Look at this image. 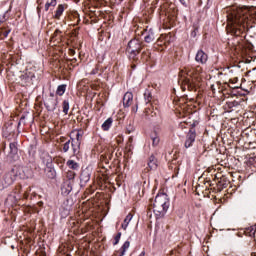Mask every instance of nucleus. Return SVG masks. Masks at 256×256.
Segmentation results:
<instances>
[{"mask_svg":"<svg viewBox=\"0 0 256 256\" xmlns=\"http://www.w3.org/2000/svg\"><path fill=\"white\" fill-rule=\"evenodd\" d=\"M47 111H55L57 109V105H59L58 98H48L44 103Z\"/></svg>","mask_w":256,"mask_h":256,"instance_id":"nucleus-8","label":"nucleus"},{"mask_svg":"<svg viewBox=\"0 0 256 256\" xmlns=\"http://www.w3.org/2000/svg\"><path fill=\"white\" fill-rule=\"evenodd\" d=\"M128 133H129V134H131V131H130V130H128Z\"/></svg>","mask_w":256,"mask_h":256,"instance_id":"nucleus-44","label":"nucleus"},{"mask_svg":"<svg viewBox=\"0 0 256 256\" xmlns=\"http://www.w3.org/2000/svg\"><path fill=\"white\" fill-rule=\"evenodd\" d=\"M9 33H11V30H9V29H3V28L0 29L1 37H8Z\"/></svg>","mask_w":256,"mask_h":256,"instance_id":"nucleus-29","label":"nucleus"},{"mask_svg":"<svg viewBox=\"0 0 256 256\" xmlns=\"http://www.w3.org/2000/svg\"><path fill=\"white\" fill-rule=\"evenodd\" d=\"M38 5L41 3V0H37Z\"/></svg>","mask_w":256,"mask_h":256,"instance_id":"nucleus-42","label":"nucleus"},{"mask_svg":"<svg viewBox=\"0 0 256 256\" xmlns=\"http://www.w3.org/2000/svg\"><path fill=\"white\" fill-rule=\"evenodd\" d=\"M142 57H145V52L142 53Z\"/></svg>","mask_w":256,"mask_h":256,"instance_id":"nucleus-43","label":"nucleus"},{"mask_svg":"<svg viewBox=\"0 0 256 256\" xmlns=\"http://www.w3.org/2000/svg\"><path fill=\"white\" fill-rule=\"evenodd\" d=\"M111 125H113V118H108V119L102 124V129H103V131H109V129H111Z\"/></svg>","mask_w":256,"mask_h":256,"instance_id":"nucleus-19","label":"nucleus"},{"mask_svg":"<svg viewBox=\"0 0 256 256\" xmlns=\"http://www.w3.org/2000/svg\"><path fill=\"white\" fill-rule=\"evenodd\" d=\"M49 99H57V97H55V94L51 93Z\"/></svg>","mask_w":256,"mask_h":256,"instance_id":"nucleus-35","label":"nucleus"},{"mask_svg":"<svg viewBox=\"0 0 256 256\" xmlns=\"http://www.w3.org/2000/svg\"><path fill=\"white\" fill-rule=\"evenodd\" d=\"M130 245H131V242H129V241L124 242V244L122 245V247L118 251L119 256L125 255V252L127 251V249H129Z\"/></svg>","mask_w":256,"mask_h":256,"instance_id":"nucleus-20","label":"nucleus"},{"mask_svg":"<svg viewBox=\"0 0 256 256\" xmlns=\"http://www.w3.org/2000/svg\"><path fill=\"white\" fill-rule=\"evenodd\" d=\"M66 165L69 167V169H73V171H79V163L75 162L74 160H68Z\"/></svg>","mask_w":256,"mask_h":256,"instance_id":"nucleus-17","label":"nucleus"},{"mask_svg":"<svg viewBox=\"0 0 256 256\" xmlns=\"http://www.w3.org/2000/svg\"><path fill=\"white\" fill-rule=\"evenodd\" d=\"M128 141H129V143H133V137H130V138L128 139Z\"/></svg>","mask_w":256,"mask_h":256,"instance_id":"nucleus-37","label":"nucleus"},{"mask_svg":"<svg viewBox=\"0 0 256 256\" xmlns=\"http://www.w3.org/2000/svg\"><path fill=\"white\" fill-rule=\"evenodd\" d=\"M76 175H77V174L75 173V171H73V170H68V171L66 172V179H68V180H66V181H71V182L74 183Z\"/></svg>","mask_w":256,"mask_h":256,"instance_id":"nucleus-23","label":"nucleus"},{"mask_svg":"<svg viewBox=\"0 0 256 256\" xmlns=\"http://www.w3.org/2000/svg\"><path fill=\"white\" fill-rule=\"evenodd\" d=\"M144 99H145L146 103H151V101L153 100V94H151V91L145 90Z\"/></svg>","mask_w":256,"mask_h":256,"instance_id":"nucleus-25","label":"nucleus"},{"mask_svg":"<svg viewBox=\"0 0 256 256\" xmlns=\"http://www.w3.org/2000/svg\"><path fill=\"white\" fill-rule=\"evenodd\" d=\"M131 219H133V214L129 213L126 218L124 219V222L122 223L121 227L124 229V231L129 226V223H131Z\"/></svg>","mask_w":256,"mask_h":256,"instance_id":"nucleus-18","label":"nucleus"},{"mask_svg":"<svg viewBox=\"0 0 256 256\" xmlns=\"http://www.w3.org/2000/svg\"><path fill=\"white\" fill-rule=\"evenodd\" d=\"M51 7V3L50 2H47L45 4V11H49V8Z\"/></svg>","mask_w":256,"mask_h":256,"instance_id":"nucleus-33","label":"nucleus"},{"mask_svg":"<svg viewBox=\"0 0 256 256\" xmlns=\"http://www.w3.org/2000/svg\"><path fill=\"white\" fill-rule=\"evenodd\" d=\"M71 54H72V55H75V50H71Z\"/></svg>","mask_w":256,"mask_h":256,"instance_id":"nucleus-40","label":"nucleus"},{"mask_svg":"<svg viewBox=\"0 0 256 256\" xmlns=\"http://www.w3.org/2000/svg\"><path fill=\"white\" fill-rule=\"evenodd\" d=\"M182 5H185V0H179Z\"/></svg>","mask_w":256,"mask_h":256,"instance_id":"nucleus-38","label":"nucleus"},{"mask_svg":"<svg viewBox=\"0 0 256 256\" xmlns=\"http://www.w3.org/2000/svg\"><path fill=\"white\" fill-rule=\"evenodd\" d=\"M141 49H143V43L141 40L134 38L128 42V46L126 51L128 53V57L130 61H139V53H141Z\"/></svg>","mask_w":256,"mask_h":256,"instance_id":"nucleus-4","label":"nucleus"},{"mask_svg":"<svg viewBox=\"0 0 256 256\" xmlns=\"http://www.w3.org/2000/svg\"><path fill=\"white\" fill-rule=\"evenodd\" d=\"M91 180V172L88 169L82 170L80 174V185L81 187L87 185Z\"/></svg>","mask_w":256,"mask_h":256,"instance_id":"nucleus-10","label":"nucleus"},{"mask_svg":"<svg viewBox=\"0 0 256 256\" xmlns=\"http://www.w3.org/2000/svg\"><path fill=\"white\" fill-rule=\"evenodd\" d=\"M237 105H239V102H237V101L229 103V107H237Z\"/></svg>","mask_w":256,"mask_h":256,"instance_id":"nucleus-32","label":"nucleus"},{"mask_svg":"<svg viewBox=\"0 0 256 256\" xmlns=\"http://www.w3.org/2000/svg\"><path fill=\"white\" fill-rule=\"evenodd\" d=\"M62 107H63V113L67 115V113H69V100H64Z\"/></svg>","mask_w":256,"mask_h":256,"instance_id":"nucleus-26","label":"nucleus"},{"mask_svg":"<svg viewBox=\"0 0 256 256\" xmlns=\"http://www.w3.org/2000/svg\"><path fill=\"white\" fill-rule=\"evenodd\" d=\"M203 73V68L201 66H196V67H185L183 70L180 72L181 79L180 81L182 82L181 84V89L182 91H195L197 79H199V75Z\"/></svg>","mask_w":256,"mask_h":256,"instance_id":"nucleus-2","label":"nucleus"},{"mask_svg":"<svg viewBox=\"0 0 256 256\" xmlns=\"http://www.w3.org/2000/svg\"><path fill=\"white\" fill-rule=\"evenodd\" d=\"M65 91H67V85L62 84L57 87L56 95H59L60 97L65 95Z\"/></svg>","mask_w":256,"mask_h":256,"instance_id":"nucleus-21","label":"nucleus"},{"mask_svg":"<svg viewBox=\"0 0 256 256\" xmlns=\"http://www.w3.org/2000/svg\"><path fill=\"white\" fill-rule=\"evenodd\" d=\"M144 41L146 43H153L155 41V32H153V29L148 31V34L144 37Z\"/></svg>","mask_w":256,"mask_h":256,"instance_id":"nucleus-15","label":"nucleus"},{"mask_svg":"<svg viewBox=\"0 0 256 256\" xmlns=\"http://www.w3.org/2000/svg\"><path fill=\"white\" fill-rule=\"evenodd\" d=\"M197 138V132L195 128H191L186 135V141L184 143V147L189 149V147H193V143H195V139Z\"/></svg>","mask_w":256,"mask_h":256,"instance_id":"nucleus-7","label":"nucleus"},{"mask_svg":"<svg viewBox=\"0 0 256 256\" xmlns=\"http://www.w3.org/2000/svg\"><path fill=\"white\" fill-rule=\"evenodd\" d=\"M151 140H152L153 147H157V145H159V143L161 141V139L155 132L151 134Z\"/></svg>","mask_w":256,"mask_h":256,"instance_id":"nucleus-22","label":"nucleus"},{"mask_svg":"<svg viewBox=\"0 0 256 256\" xmlns=\"http://www.w3.org/2000/svg\"><path fill=\"white\" fill-rule=\"evenodd\" d=\"M71 149V139L68 140L66 143L63 145V152L67 153Z\"/></svg>","mask_w":256,"mask_h":256,"instance_id":"nucleus-27","label":"nucleus"},{"mask_svg":"<svg viewBox=\"0 0 256 256\" xmlns=\"http://www.w3.org/2000/svg\"><path fill=\"white\" fill-rule=\"evenodd\" d=\"M67 7V4H60L58 5L54 17L56 19H61V15H63L65 8Z\"/></svg>","mask_w":256,"mask_h":256,"instance_id":"nucleus-13","label":"nucleus"},{"mask_svg":"<svg viewBox=\"0 0 256 256\" xmlns=\"http://www.w3.org/2000/svg\"><path fill=\"white\" fill-rule=\"evenodd\" d=\"M133 103V93L126 92L123 97V106L124 107H131V104Z\"/></svg>","mask_w":256,"mask_h":256,"instance_id":"nucleus-11","label":"nucleus"},{"mask_svg":"<svg viewBox=\"0 0 256 256\" xmlns=\"http://www.w3.org/2000/svg\"><path fill=\"white\" fill-rule=\"evenodd\" d=\"M73 183L71 181H65L62 185V193L69 195L73 191Z\"/></svg>","mask_w":256,"mask_h":256,"instance_id":"nucleus-12","label":"nucleus"},{"mask_svg":"<svg viewBox=\"0 0 256 256\" xmlns=\"http://www.w3.org/2000/svg\"><path fill=\"white\" fill-rule=\"evenodd\" d=\"M49 3L52 7H55V5H57V0H51Z\"/></svg>","mask_w":256,"mask_h":256,"instance_id":"nucleus-34","label":"nucleus"},{"mask_svg":"<svg viewBox=\"0 0 256 256\" xmlns=\"http://www.w3.org/2000/svg\"><path fill=\"white\" fill-rule=\"evenodd\" d=\"M11 173L19 179H31L33 177V170L27 166H14Z\"/></svg>","mask_w":256,"mask_h":256,"instance_id":"nucleus-5","label":"nucleus"},{"mask_svg":"<svg viewBox=\"0 0 256 256\" xmlns=\"http://www.w3.org/2000/svg\"><path fill=\"white\" fill-rule=\"evenodd\" d=\"M209 60V55L205 53L203 50H198L195 56V61L197 63H200L201 65H205L207 61Z\"/></svg>","mask_w":256,"mask_h":256,"instance_id":"nucleus-9","label":"nucleus"},{"mask_svg":"<svg viewBox=\"0 0 256 256\" xmlns=\"http://www.w3.org/2000/svg\"><path fill=\"white\" fill-rule=\"evenodd\" d=\"M169 209V196L166 193H159L153 202V213L158 217H165Z\"/></svg>","mask_w":256,"mask_h":256,"instance_id":"nucleus-3","label":"nucleus"},{"mask_svg":"<svg viewBox=\"0 0 256 256\" xmlns=\"http://www.w3.org/2000/svg\"><path fill=\"white\" fill-rule=\"evenodd\" d=\"M24 119H25V117H21L20 122L23 121Z\"/></svg>","mask_w":256,"mask_h":256,"instance_id":"nucleus-41","label":"nucleus"},{"mask_svg":"<svg viewBox=\"0 0 256 256\" xmlns=\"http://www.w3.org/2000/svg\"><path fill=\"white\" fill-rule=\"evenodd\" d=\"M148 167L150 169H155L157 167V158L153 154L149 157Z\"/></svg>","mask_w":256,"mask_h":256,"instance_id":"nucleus-16","label":"nucleus"},{"mask_svg":"<svg viewBox=\"0 0 256 256\" xmlns=\"http://www.w3.org/2000/svg\"><path fill=\"white\" fill-rule=\"evenodd\" d=\"M139 256H145V251L139 254Z\"/></svg>","mask_w":256,"mask_h":256,"instance_id":"nucleus-39","label":"nucleus"},{"mask_svg":"<svg viewBox=\"0 0 256 256\" xmlns=\"http://www.w3.org/2000/svg\"><path fill=\"white\" fill-rule=\"evenodd\" d=\"M81 139H83V134H81V132H76V138H70L71 149L74 156H77L79 153H81Z\"/></svg>","mask_w":256,"mask_h":256,"instance_id":"nucleus-6","label":"nucleus"},{"mask_svg":"<svg viewBox=\"0 0 256 256\" xmlns=\"http://www.w3.org/2000/svg\"><path fill=\"white\" fill-rule=\"evenodd\" d=\"M227 13V31L236 37L246 33L256 25V7H235L232 6L226 10Z\"/></svg>","mask_w":256,"mask_h":256,"instance_id":"nucleus-1","label":"nucleus"},{"mask_svg":"<svg viewBox=\"0 0 256 256\" xmlns=\"http://www.w3.org/2000/svg\"><path fill=\"white\" fill-rule=\"evenodd\" d=\"M63 32H61V30L56 29L55 32L53 33V35L51 36L50 40L51 41H57V43H59V41H61V37H63Z\"/></svg>","mask_w":256,"mask_h":256,"instance_id":"nucleus-14","label":"nucleus"},{"mask_svg":"<svg viewBox=\"0 0 256 256\" xmlns=\"http://www.w3.org/2000/svg\"><path fill=\"white\" fill-rule=\"evenodd\" d=\"M121 239V232H119L116 236H115V242L114 245H118L119 241Z\"/></svg>","mask_w":256,"mask_h":256,"instance_id":"nucleus-30","label":"nucleus"},{"mask_svg":"<svg viewBox=\"0 0 256 256\" xmlns=\"http://www.w3.org/2000/svg\"><path fill=\"white\" fill-rule=\"evenodd\" d=\"M46 172H47V175H48V177H49L50 179H54V178H55V169H53V168H48V169L46 170Z\"/></svg>","mask_w":256,"mask_h":256,"instance_id":"nucleus-28","label":"nucleus"},{"mask_svg":"<svg viewBox=\"0 0 256 256\" xmlns=\"http://www.w3.org/2000/svg\"><path fill=\"white\" fill-rule=\"evenodd\" d=\"M8 179V180H7ZM5 180H7L6 182V185L9 186V185H13V179L12 178H9V176H6L5 177Z\"/></svg>","mask_w":256,"mask_h":256,"instance_id":"nucleus-31","label":"nucleus"},{"mask_svg":"<svg viewBox=\"0 0 256 256\" xmlns=\"http://www.w3.org/2000/svg\"><path fill=\"white\" fill-rule=\"evenodd\" d=\"M9 149L10 155H17V152L19 151V149L17 148V144L15 142L9 144Z\"/></svg>","mask_w":256,"mask_h":256,"instance_id":"nucleus-24","label":"nucleus"},{"mask_svg":"<svg viewBox=\"0 0 256 256\" xmlns=\"http://www.w3.org/2000/svg\"><path fill=\"white\" fill-rule=\"evenodd\" d=\"M97 73V69L96 70H92L91 75H95Z\"/></svg>","mask_w":256,"mask_h":256,"instance_id":"nucleus-36","label":"nucleus"}]
</instances>
